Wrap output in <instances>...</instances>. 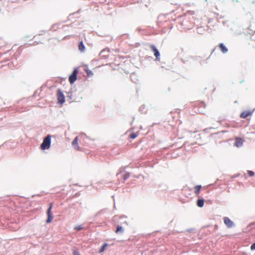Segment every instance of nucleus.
Masks as SVG:
<instances>
[{
    "mask_svg": "<svg viewBox=\"0 0 255 255\" xmlns=\"http://www.w3.org/2000/svg\"><path fill=\"white\" fill-rule=\"evenodd\" d=\"M51 136L48 135L44 139L40 145L42 150L48 149L50 147Z\"/></svg>",
    "mask_w": 255,
    "mask_h": 255,
    "instance_id": "f257e3e1",
    "label": "nucleus"
},
{
    "mask_svg": "<svg viewBox=\"0 0 255 255\" xmlns=\"http://www.w3.org/2000/svg\"><path fill=\"white\" fill-rule=\"evenodd\" d=\"M57 97L58 103L60 104H63L65 102V96L60 89L57 90Z\"/></svg>",
    "mask_w": 255,
    "mask_h": 255,
    "instance_id": "f03ea898",
    "label": "nucleus"
},
{
    "mask_svg": "<svg viewBox=\"0 0 255 255\" xmlns=\"http://www.w3.org/2000/svg\"><path fill=\"white\" fill-rule=\"evenodd\" d=\"M78 72V69H75L72 74L69 76V81L71 84H73L77 80Z\"/></svg>",
    "mask_w": 255,
    "mask_h": 255,
    "instance_id": "7ed1b4c3",
    "label": "nucleus"
},
{
    "mask_svg": "<svg viewBox=\"0 0 255 255\" xmlns=\"http://www.w3.org/2000/svg\"><path fill=\"white\" fill-rule=\"evenodd\" d=\"M52 208V204L51 203L49 204V208L47 211V216H48V218L46 221L47 223H51L53 219V216L52 213L51 212Z\"/></svg>",
    "mask_w": 255,
    "mask_h": 255,
    "instance_id": "20e7f679",
    "label": "nucleus"
},
{
    "mask_svg": "<svg viewBox=\"0 0 255 255\" xmlns=\"http://www.w3.org/2000/svg\"><path fill=\"white\" fill-rule=\"evenodd\" d=\"M224 222L228 228H231L234 226V223L228 217H225L224 218Z\"/></svg>",
    "mask_w": 255,
    "mask_h": 255,
    "instance_id": "39448f33",
    "label": "nucleus"
},
{
    "mask_svg": "<svg viewBox=\"0 0 255 255\" xmlns=\"http://www.w3.org/2000/svg\"><path fill=\"white\" fill-rule=\"evenodd\" d=\"M78 137L76 136L74 139L73 140L72 142V146H73L74 148L77 150V151H81L82 149L80 147V146L78 145Z\"/></svg>",
    "mask_w": 255,
    "mask_h": 255,
    "instance_id": "423d86ee",
    "label": "nucleus"
},
{
    "mask_svg": "<svg viewBox=\"0 0 255 255\" xmlns=\"http://www.w3.org/2000/svg\"><path fill=\"white\" fill-rule=\"evenodd\" d=\"M254 111H244L240 115L241 118H247L249 116H251L253 113Z\"/></svg>",
    "mask_w": 255,
    "mask_h": 255,
    "instance_id": "0eeeda50",
    "label": "nucleus"
},
{
    "mask_svg": "<svg viewBox=\"0 0 255 255\" xmlns=\"http://www.w3.org/2000/svg\"><path fill=\"white\" fill-rule=\"evenodd\" d=\"M150 49L154 52V55L156 57L157 60H159L160 53L155 46L152 45L150 46Z\"/></svg>",
    "mask_w": 255,
    "mask_h": 255,
    "instance_id": "6e6552de",
    "label": "nucleus"
},
{
    "mask_svg": "<svg viewBox=\"0 0 255 255\" xmlns=\"http://www.w3.org/2000/svg\"><path fill=\"white\" fill-rule=\"evenodd\" d=\"M243 140L241 138H236L235 140V145L237 147L241 146L243 144Z\"/></svg>",
    "mask_w": 255,
    "mask_h": 255,
    "instance_id": "1a4fd4ad",
    "label": "nucleus"
},
{
    "mask_svg": "<svg viewBox=\"0 0 255 255\" xmlns=\"http://www.w3.org/2000/svg\"><path fill=\"white\" fill-rule=\"evenodd\" d=\"M201 188H202L201 185H197L194 187V192L197 196H199V194L200 193Z\"/></svg>",
    "mask_w": 255,
    "mask_h": 255,
    "instance_id": "9d476101",
    "label": "nucleus"
},
{
    "mask_svg": "<svg viewBox=\"0 0 255 255\" xmlns=\"http://www.w3.org/2000/svg\"><path fill=\"white\" fill-rule=\"evenodd\" d=\"M78 49L81 52H84L85 50V47L82 41H80L78 45Z\"/></svg>",
    "mask_w": 255,
    "mask_h": 255,
    "instance_id": "9b49d317",
    "label": "nucleus"
},
{
    "mask_svg": "<svg viewBox=\"0 0 255 255\" xmlns=\"http://www.w3.org/2000/svg\"><path fill=\"white\" fill-rule=\"evenodd\" d=\"M219 48L223 53H225L228 51L227 48L223 43L219 44Z\"/></svg>",
    "mask_w": 255,
    "mask_h": 255,
    "instance_id": "f8f14e48",
    "label": "nucleus"
},
{
    "mask_svg": "<svg viewBox=\"0 0 255 255\" xmlns=\"http://www.w3.org/2000/svg\"><path fill=\"white\" fill-rule=\"evenodd\" d=\"M204 204V200L202 199H199L197 201V205L199 207H203Z\"/></svg>",
    "mask_w": 255,
    "mask_h": 255,
    "instance_id": "ddd939ff",
    "label": "nucleus"
},
{
    "mask_svg": "<svg viewBox=\"0 0 255 255\" xmlns=\"http://www.w3.org/2000/svg\"><path fill=\"white\" fill-rule=\"evenodd\" d=\"M108 246V244H106V243L104 244L103 245V246H102V247L101 248V249L100 250L99 253H101L104 252Z\"/></svg>",
    "mask_w": 255,
    "mask_h": 255,
    "instance_id": "4468645a",
    "label": "nucleus"
},
{
    "mask_svg": "<svg viewBox=\"0 0 255 255\" xmlns=\"http://www.w3.org/2000/svg\"><path fill=\"white\" fill-rule=\"evenodd\" d=\"M123 227L122 226H117V230L116 231H115V232L118 234V233L119 232H123Z\"/></svg>",
    "mask_w": 255,
    "mask_h": 255,
    "instance_id": "2eb2a0df",
    "label": "nucleus"
},
{
    "mask_svg": "<svg viewBox=\"0 0 255 255\" xmlns=\"http://www.w3.org/2000/svg\"><path fill=\"white\" fill-rule=\"evenodd\" d=\"M138 135L137 133H131L129 134V136L130 138L134 139L136 138Z\"/></svg>",
    "mask_w": 255,
    "mask_h": 255,
    "instance_id": "dca6fc26",
    "label": "nucleus"
},
{
    "mask_svg": "<svg viewBox=\"0 0 255 255\" xmlns=\"http://www.w3.org/2000/svg\"><path fill=\"white\" fill-rule=\"evenodd\" d=\"M248 173L249 174V175L251 177L255 175V173L251 170H248Z\"/></svg>",
    "mask_w": 255,
    "mask_h": 255,
    "instance_id": "f3484780",
    "label": "nucleus"
},
{
    "mask_svg": "<svg viewBox=\"0 0 255 255\" xmlns=\"http://www.w3.org/2000/svg\"><path fill=\"white\" fill-rule=\"evenodd\" d=\"M75 229L77 231H80L83 229V227L81 226H78L75 228Z\"/></svg>",
    "mask_w": 255,
    "mask_h": 255,
    "instance_id": "a211bd4d",
    "label": "nucleus"
},
{
    "mask_svg": "<svg viewBox=\"0 0 255 255\" xmlns=\"http://www.w3.org/2000/svg\"><path fill=\"white\" fill-rule=\"evenodd\" d=\"M86 73L88 75H93V73L91 71V70H87L86 71Z\"/></svg>",
    "mask_w": 255,
    "mask_h": 255,
    "instance_id": "6ab92c4d",
    "label": "nucleus"
},
{
    "mask_svg": "<svg viewBox=\"0 0 255 255\" xmlns=\"http://www.w3.org/2000/svg\"><path fill=\"white\" fill-rule=\"evenodd\" d=\"M73 255H80L78 251L74 250L73 253Z\"/></svg>",
    "mask_w": 255,
    "mask_h": 255,
    "instance_id": "aec40b11",
    "label": "nucleus"
},
{
    "mask_svg": "<svg viewBox=\"0 0 255 255\" xmlns=\"http://www.w3.org/2000/svg\"><path fill=\"white\" fill-rule=\"evenodd\" d=\"M251 250H255V243L252 244V245L251 247Z\"/></svg>",
    "mask_w": 255,
    "mask_h": 255,
    "instance_id": "412c9836",
    "label": "nucleus"
},
{
    "mask_svg": "<svg viewBox=\"0 0 255 255\" xmlns=\"http://www.w3.org/2000/svg\"><path fill=\"white\" fill-rule=\"evenodd\" d=\"M253 225H255V222L252 223L250 224V226H252ZM254 228H255V227H254Z\"/></svg>",
    "mask_w": 255,
    "mask_h": 255,
    "instance_id": "4be33fe9",
    "label": "nucleus"
}]
</instances>
